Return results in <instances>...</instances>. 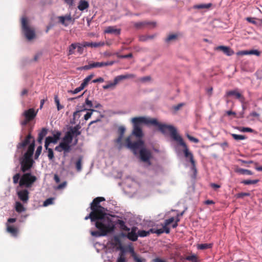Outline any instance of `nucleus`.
Instances as JSON below:
<instances>
[{
    "label": "nucleus",
    "mask_w": 262,
    "mask_h": 262,
    "mask_svg": "<svg viewBox=\"0 0 262 262\" xmlns=\"http://www.w3.org/2000/svg\"><path fill=\"white\" fill-rule=\"evenodd\" d=\"M94 76V74H92L84 78L82 83L81 84L82 86L85 88L88 85L89 82L93 78Z\"/></svg>",
    "instance_id": "37"
},
{
    "label": "nucleus",
    "mask_w": 262,
    "mask_h": 262,
    "mask_svg": "<svg viewBox=\"0 0 262 262\" xmlns=\"http://www.w3.org/2000/svg\"><path fill=\"white\" fill-rule=\"evenodd\" d=\"M37 180V178L30 172L25 173L20 179L19 185L20 187L30 188Z\"/></svg>",
    "instance_id": "6"
},
{
    "label": "nucleus",
    "mask_w": 262,
    "mask_h": 262,
    "mask_svg": "<svg viewBox=\"0 0 262 262\" xmlns=\"http://www.w3.org/2000/svg\"><path fill=\"white\" fill-rule=\"evenodd\" d=\"M186 259L192 262H196L198 260V257L196 255L192 254L186 256Z\"/></svg>",
    "instance_id": "43"
},
{
    "label": "nucleus",
    "mask_w": 262,
    "mask_h": 262,
    "mask_svg": "<svg viewBox=\"0 0 262 262\" xmlns=\"http://www.w3.org/2000/svg\"><path fill=\"white\" fill-rule=\"evenodd\" d=\"M132 134L139 138L142 137L143 134L141 126H133Z\"/></svg>",
    "instance_id": "25"
},
{
    "label": "nucleus",
    "mask_w": 262,
    "mask_h": 262,
    "mask_svg": "<svg viewBox=\"0 0 262 262\" xmlns=\"http://www.w3.org/2000/svg\"><path fill=\"white\" fill-rule=\"evenodd\" d=\"M81 126L79 124H77L74 127H70L64 135L66 140L69 139L72 141L74 137H77L81 134V131L79 130Z\"/></svg>",
    "instance_id": "10"
},
{
    "label": "nucleus",
    "mask_w": 262,
    "mask_h": 262,
    "mask_svg": "<svg viewBox=\"0 0 262 262\" xmlns=\"http://www.w3.org/2000/svg\"><path fill=\"white\" fill-rule=\"evenodd\" d=\"M61 133L59 132H57L56 134H54L53 138L56 142H57V140L59 139L60 137Z\"/></svg>",
    "instance_id": "62"
},
{
    "label": "nucleus",
    "mask_w": 262,
    "mask_h": 262,
    "mask_svg": "<svg viewBox=\"0 0 262 262\" xmlns=\"http://www.w3.org/2000/svg\"><path fill=\"white\" fill-rule=\"evenodd\" d=\"M54 100H55V102L57 105V110L58 111L61 110L63 106L62 105H61L60 104V102H59V100L58 98V96L57 95L55 96L54 97Z\"/></svg>",
    "instance_id": "46"
},
{
    "label": "nucleus",
    "mask_w": 262,
    "mask_h": 262,
    "mask_svg": "<svg viewBox=\"0 0 262 262\" xmlns=\"http://www.w3.org/2000/svg\"><path fill=\"white\" fill-rule=\"evenodd\" d=\"M115 63L114 61H110L107 62H94L91 63L92 68H100L104 66H112Z\"/></svg>",
    "instance_id": "20"
},
{
    "label": "nucleus",
    "mask_w": 262,
    "mask_h": 262,
    "mask_svg": "<svg viewBox=\"0 0 262 262\" xmlns=\"http://www.w3.org/2000/svg\"><path fill=\"white\" fill-rule=\"evenodd\" d=\"M46 149L48 150V157L49 159L51 160H53L54 156V152H53L52 149L49 148V147H48L47 148H46Z\"/></svg>",
    "instance_id": "47"
},
{
    "label": "nucleus",
    "mask_w": 262,
    "mask_h": 262,
    "mask_svg": "<svg viewBox=\"0 0 262 262\" xmlns=\"http://www.w3.org/2000/svg\"><path fill=\"white\" fill-rule=\"evenodd\" d=\"M41 151H42V146H41V145H40L37 147L36 151L35 152V159H37L38 158L39 156L40 155V154L41 152Z\"/></svg>",
    "instance_id": "54"
},
{
    "label": "nucleus",
    "mask_w": 262,
    "mask_h": 262,
    "mask_svg": "<svg viewBox=\"0 0 262 262\" xmlns=\"http://www.w3.org/2000/svg\"><path fill=\"white\" fill-rule=\"evenodd\" d=\"M116 55L118 57L120 58H132L133 57L132 53H129L127 55H120L118 53H116Z\"/></svg>",
    "instance_id": "55"
},
{
    "label": "nucleus",
    "mask_w": 262,
    "mask_h": 262,
    "mask_svg": "<svg viewBox=\"0 0 262 262\" xmlns=\"http://www.w3.org/2000/svg\"><path fill=\"white\" fill-rule=\"evenodd\" d=\"M174 221V217H170L167 220H166L165 221H164V224H165L166 226H168L169 225H170L171 223H172V222H173V221Z\"/></svg>",
    "instance_id": "61"
},
{
    "label": "nucleus",
    "mask_w": 262,
    "mask_h": 262,
    "mask_svg": "<svg viewBox=\"0 0 262 262\" xmlns=\"http://www.w3.org/2000/svg\"><path fill=\"white\" fill-rule=\"evenodd\" d=\"M104 45V43L103 42H92L91 47L92 48H97V47L103 46Z\"/></svg>",
    "instance_id": "57"
},
{
    "label": "nucleus",
    "mask_w": 262,
    "mask_h": 262,
    "mask_svg": "<svg viewBox=\"0 0 262 262\" xmlns=\"http://www.w3.org/2000/svg\"><path fill=\"white\" fill-rule=\"evenodd\" d=\"M104 33L107 34H113L118 35H120L121 33V29H117L116 26H108L105 29Z\"/></svg>",
    "instance_id": "21"
},
{
    "label": "nucleus",
    "mask_w": 262,
    "mask_h": 262,
    "mask_svg": "<svg viewBox=\"0 0 262 262\" xmlns=\"http://www.w3.org/2000/svg\"><path fill=\"white\" fill-rule=\"evenodd\" d=\"M104 200L105 199L103 197L96 198L91 203L90 208L92 211H94L95 212L99 214L101 216L106 217H107L105 213L106 209L99 204L101 202Z\"/></svg>",
    "instance_id": "4"
},
{
    "label": "nucleus",
    "mask_w": 262,
    "mask_h": 262,
    "mask_svg": "<svg viewBox=\"0 0 262 262\" xmlns=\"http://www.w3.org/2000/svg\"><path fill=\"white\" fill-rule=\"evenodd\" d=\"M131 122L133 126H141V124H144L157 126L159 130L163 134H165L167 131H168L170 133L171 137L184 148L183 152L185 157L189 159L192 166L193 167H195V163L193 154L189 150L182 138L178 134L176 129L173 126L160 123L155 118H150L142 116L134 117L132 119Z\"/></svg>",
    "instance_id": "1"
},
{
    "label": "nucleus",
    "mask_w": 262,
    "mask_h": 262,
    "mask_svg": "<svg viewBox=\"0 0 262 262\" xmlns=\"http://www.w3.org/2000/svg\"><path fill=\"white\" fill-rule=\"evenodd\" d=\"M211 244H201L198 246V248L200 250H205L212 247Z\"/></svg>",
    "instance_id": "41"
},
{
    "label": "nucleus",
    "mask_w": 262,
    "mask_h": 262,
    "mask_svg": "<svg viewBox=\"0 0 262 262\" xmlns=\"http://www.w3.org/2000/svg\"><path fill=\"white\" fill-rule=\"evenodd\" d=\"M133 258L135 262H145V259L139 257L137 255H133Z\"/></svg>",
    "instance_id": "60"
},
{
    "label": "nucleus",
    "mask_w": 262,
    "mask_h": 262,
    "mask_svg": "<svg viewBox=\"0 0 262 262\" xmlns=\"http://www.w3.org/2000/svg\"><path fill=\"white\" fill-rule=\"evenodd\" d=\"M184 212H185V211H183L182 212H181L180 213H179L177 214V217L175 219V222L172 225V227L173 228H175L178 226V223L179 222H180V219H179V216H183V215L184 213Z\"/></svg>",
    "instance_id": "42"
},
{
    "label": "nucleus",
    "mask_w": 262,
    "mask_h": 262,
    "mask_svg": "<svg viewBox=\"0 0 262 262\" xmlns=\"http://www.w3.org/2000/svg\"><path fill=\"white\" fill-rule=\"evenodd\" d=\"M248 55H255L259 56L260 55V52L257 50H251L248 51Z\"/></svg>",
    "instance_id": "53"
},
{
    "label": "nucleus",
    "mask_w": 262,
    "mask_h": 262,
    "mask_svg": "<svg viewBox=\"0 0 262 262\" xmlns=\"http://www.w3.org/2000/svg\"><path fill=\"white\" fill-rule=\"evenodd\" d=\"M123 136H119L118 138L115 140V142L118 144V148L119 149H121L124 146L123 143L122 142V140Z\"/></svg>",
    "instance_id": "40"
},
{
    "label": "nucleus",
    "mask_w": 262,
    "mask_h": 262,
    "mask_svg": "<svg viewBox=\"0 0 262 262\" xmlns=\"http://www.w3.org/2000/svg\"><path fill=\"white\" fill-rule=\"evenodd\" d=\"M228 96H234L235 98L238 99L242 103H244L245 99V97L236 90L230 91L227 92Z\"/></svg>",
    "instance_id": "18"
},
{
    "label": "nucleus",
    "mask_w": 262,
    "mask_h": 262,
    "mask_svg": "<svg viewBox=\"0 0 262 262\" xmlns=\"http://www.w3.org/2000/svg\"><path fill=\"white\" fill-rule=\"evenodd\" d=\"M235 171L236 173H239L241 174H247V175H252L253 174V172L248 169H245L241 168H237L235 169Z\"/></svg>",
    "instance_id": "30"
},
{
    "label": "nucleus",
    "mask_w": 262,
    "mask_h": 262,
    "mask_svg": "<svg viewBox=\"0 0 262 262\" xmlns=\"http://www.w3.org/2000/svg\"><path fill=\"white\" fill-rule=\"evenodd\" d=\"M51 143H56L55 142V141L54 140V138L52 137H51V136H49V137H47L46 139V140H45V148H47V147H49V145Z\"/></svg>",
    "instance_id": "38"
},
{
    "label": "nucleus",
    "mask_w": 262,
    "mask_h": 262,
    "mask_svg": "<svg viewBox=\"0 0 262 262\" xmlns=\"http://www.w3.org/2000/svg\"><path fill=\"white\" fill-rule=\"evenodd\" d=\"M117 223L120 226L122 230L126 231H129L130 230V229L126 226L125 222L123 220H118Z\"/></svg>",
    "instance_id": "33"
},
{
    "label": "nucleus",
    "mask_w": 262,
    "mask_h": 262,
    "mask_svg": "<svg viewBox=\"0 0 262 262\" xmlns=\"http://www.w3.org/2000/svg\"><path fill=\"white\" fill-rule=\"evenodd\" d=\"M241 132H250V133H253L254 132L253 129H252L251 128L249 127H243L241 129Z\"/></svg>",
    "instance_id": "64"
},
{
    "label": "nucleus",
    "mask_w": 262,
    "mask_h": 262,
    "mask_svg": "<svg viewBox=\"0 0 262 262\" xmlns=\"http://www.w3.org/2000/svg\"><path fill=\"white\" fill-rule=\"evenodd\" d=\"M53 201H54V198H49V199H47L43 202V206H49L50 205L53 204Z\"/></svg>",
    "instance_id": "51"
},
{
    "label": "nucleus",
    "mask_w": 262,
    "mask_h": 262,
    "mask_svg": "<svg viewBox=\"0 0 262 262\" xmlns=\"http://www.w3.org/2000/svg\"><path fill=\"white\" fill-rule=\"evenodd\" d=\"M7 231L10 233L13 236L16 237L18 233V229L17 228L10 225L8 224H6Z\"/></svg>",
    "instance_id": "23"
},
{
    "label": "nucleus",
    "mask_w": 262,
    "mask_h": 262,
    "mask_svg": "<svg viewBox=\"0 0 262 262\" xmlns=\"http://www.w3.org/2000/svg\"><path fill=\"white\" fill-rule=\"evenodd\" d=\"M95 226L98 231L91 232V234L94 236H105L115 229V225L109 217H106L103 221H97L95 223Z\"/></svg>",
    "instance_id": "3"
},
{
    "label": "nucleus",
    "mask_w": 262,
    "mask_h": 262,
    "mask_svg": "<svg viewBox=\"0 0 262 262\" xmlns=\"http://www.w3.org/2000/svg\"><path fill=\"white\" fill-rule=\"evenodd\" d=\"M147 25H151L152 27H155L156 25V23L146 21L137 22L134 24V27L137 29H142Z\"/></svg>",
    "instance_id": "22"
},
{
    "label": "nucleus",
    "mask_w": 262,
    "mask_h": 262,
    "mask_svg": "<svg viewBox=\"0 0 262 262\" xmlns=\"http://www.w3.org/2000/svg\"><path fill=\"white\" fill-rule=\"evenodd\" d=\"M134 77L135 76L133 74H126L117 76L114 78L113 82H110L107 84L103 85V88L106 90L114 88L122 80Z\"/></svg>",
    "instance_id": "9"
},
{
    "label": "nucleus",
    "mask_w": 262,
    "mask_h": 262,
    "mask_svg": "<svg viewBox=\"0 0 262 262\" xmlns=\"http://www.w3.org/2000/svg\"><path fill=\"white\" fill-rule=\"evenodd\" d=\"M15 210L17 212L20 213L25 211L26 209L20 202H16L15 203Z\"/></svg>",
    "instance_id": "35"
},
{
    "label": "nucleus",
    "mask_w": 262,
    "mask_h": 262,
    "mask_svg": "<svg viewBox=\"0 0 262 262\" xmlns=\"http://www.w3.org/2000/svg\"><path fill=\"white\" fill-rule=\"evenodd\" d=\"M72 142L69 139L66 140V137L64 136L62 141L58 146L55 147V150L58 152L63 151L64 154L69 153L71 150V145L70 144Z\"/></svg>",
    "instance_id": "8"
},
{
    "label": "nucleus",
    "mask_w": 262,
    "mask_h": 262,
    "mask_svg": "<svg viewBox=\"0 0 262 262\" xmlns=\"http://www.w3.org/2000/svg\"><path fill=\"white\" fill-rule=\"evenodd\" d=\"M163 226V231H164V232H165L166 233L168 234L170 232V229L168 227V226H166L165 224L163 223L162 225Z\"/></svg>",
    "instance_id": "63"
},
{
    "label": "nucleus",
    "mask_w": 262,
    "mask_h": 262,
    "mask_svg": "<svg viewBox=\"0 0 262 262\" xmlns=\"http://www.w3.org/2000/svg\"><path fill=\"white\" fill-rule=\"evenodd\" d=\"M214 50L223 52L227 56H231L234 54V51L229 47L220 46L215 47Z\"/></svg>",
    "instance_id": "16"
},
{
    "label": "nucleus",
    "mask_w": 262,
    "mask_h": 262,
    "mask_svg": "<svg viewBox=\"0 0 262 262\" xmlns=\"http://www.w3.org/2000/svg\"><path fill=\"white\" fill-rule=\"evenodd\" d=\"M93 107V104L92 101L90 100L88 98L85 99L84 103L82 105H77V110L73 113V118L71 121L72 124L76 123V118H79L80 116V113L83 111L92 110L91 108Z\"/></svg>",
    "instance_id": "5"
},
{
    "label": "nucleus",
    "mask_w": 262,
    "mask_h": 262,
    "mask_svg": "<svg viewBox=\"0 0 262 262\" xmlns=\"http://www.w3.org/2000/svg\"><path fill=\"white\" fill-rule=\"evenodd\" d=\"M35 147V141L33 140V142L29 146L26 152L24 154L23 157L29 159H32Z\"/></svg>",
    "instance_id": "19"
},
{
    "label": "nucleus",
    "mask_w": 262,
    "mask_h": 262,
    "mask_svg": "<svg viewBox=\"0 0 262 262\" xmlns=\"http://www.w3.org/2000/svg\"><path fill=\"white\" fill-rule=\"evenodd\" d=\"M77 43H73L71 45L69 46L68 50V55H71L75 54V50L77 49Z\"/></svg>",
    "instance_id": "31"
},
{
    "label": "nucleus",
    "mask_w": 262,
    "mask_h": 262,
    "mask_svg": "<svg viewBox=\"0 0 262 262\" xmlns=\"http://www.w3.org/2000/svg\"><path fill=\"white\" fill-rule=\"evenodd\" d=\"M178 35L177 34H169L165 39L166 42H170L172 41H175L178 39Z\"/></svg>",
    "instance_id": "34"
},
{
    "label": "nucleus",
    "mask_w": 262,
    "mask_h": 262,
    "mask_svg": "<svg viewBox=\"0 0 262 262\" xmlns=\"http://www.w3.org/2000/svg\"><path fill=\"white\" fill-rule=\"evenodd\" d=\"M156 37V35H141L139 37V40L141 41H146L149 39H152Z\"/></svg>",
    "instance_id": "36"
},
{
    "label": "nucleus",
    "mask_w": 262,
    "mask_h": 262,
    "mask_svg": "<svg viewBox=\"0 0 262 262\" xmlns=\"http://www.w3.org/2000/svg\"><path fill=\"white\" fill-rule=\"evenodd\" d=\"M33 138L31 134L29 133L26 137V139L21 143H19L17 145L18 148H24L26 147L30 142V140Z\"/></svg>",
    "instance_id": "28"
},
{
    "label": "nucleus",
    "mask_w": 262,
    "mask_h": 262,
    "mask_svg": "<svg viewBox=\"0 0 262 262\" xmlns=\"http://www.w3.org/2000/svg\"><path fill=\"white\" fill-rule=\"evenodd\" d=\"M76 43H77V52L80 54H82L83 52V46L80 43L76 42Z\"/></svg>",
    "instance_id": "52"
},
{
    "label": "nucleus",
    "mask_w": 262,
    "mask_h": 262,
    "mask_svg": "<svg viewBox=\"0 0 262 262\" xmlns=\"http://www.w3.org/2000/svg\"><path fill=\"white\" fill-rule=\"evenodd\" d=\"M149 234V232L145 230H139L138 232V236L140 237H145Z\"/></svg>",
    "instance_id": "49"
},
{
    "label": "nucleus",
    "mask_w": 262,
    "mask_h": 262,
    "mask_svg": "<svg viewBox=\"0 0 262 262\" xmlns=\"http://www.w3.org/2000/svg\"><path fill=\"white\" fill-rule=\"evenodd\" d=\"M89 7V3L85 0H81L78 6V9L80 11H83Z\"/></svg>",
    "instance_id": "29"
},
{
    "label": "nucleus",
    "mask_w": 262,
    "mask_h": 262,
    "mask_svg": "<svg viewBox=\"0 0 262 262\" xmlns=\"http://www.w3.org/2000/svg\"><path fill=\"white\" fill-rule=\"evenodd\" d=\"M136 227H133L132 228L131 231L128 232L127 234L125 233H122V236L123 237H127L129 240L135 242L138 239V235L136 233Z\"/></svg>",
    "instance_id": "14"
},
{
    "label": "nucleus",
    "mask_w": 262,
    "mask_h": 262,
    "mask_svg": "<svg viewBox=\"0 0 262 262\" xmlns=\"http://www.w3.org/2000/svg\"><path fill=\"white\" fill-rule=\"evenodd\" d=\"M258 182V180H246L242 181V183L245 185L255 184Z\"/></svg>",
    "instance_id": "44"
},
{
    "label": "nucleus",
    "mask_w": 262,
    "mask_h": 262,
    "mask_svg": "<svg viewBox=\"0 0 262 262\" xmlns=\"http://www.w3.org/2000/svg\"><path fill=\"white\" fill-rule=\"evenodd\" d=\"M58 19L59 21L64 25V26H68V23L66 22V21H71L72 17L70 14L66 15L65 16H60L58 17Z\"/></svg>",
    "instance_id": "24"
},
{
    "label": "nucleus",
    "mask_w": 262,
    "mask_h": 262,
    "mask_svg": "<svg viewBox=\"0 0 262 262\" xmlns=\"http://www.w3.org/2000/svg\"><path fill=\"white\" fill-rule=\"evenodd\" d=\"M17 195L19 199L24 203H27L29 199V192L27 190L24 189L17 192Z\"/></svg>",
    "instance_id": "17"
},
{
    "label": "nucleus",
    "mask_w": 262,
    "mask_h": 262,
    "mask_svg": "<svg viewBox=\"0 0 262 262\" xmlns=\"http://www.w3.org/2000/svg\"><path fill=\"white\" fill-rule=\"evenodd\" d=\"M127 148L130 149L136 155L138 150H139V156L141 160L144 162L148 163L149 164L150 159L151 158L152 154L149 149L145 147L144 142L143 140L139 139L132 142L130 137H128L125 140V145Z\"/></svg>",
    "instance_id": "2"
},
{
    "label": "nucleus",
    "mask_w": 262,
    "mask_h": 262,
    "mask_svg": "<svg viewBox=\"0 0 262 262\" xmlns=\"http://www.w3.org/2000/svg\"><path fill=\"white\" fill-rule=\"evenodd\" d=\"M20 179V174L17 173L13 177V182L14 184H17Z\"/></svg>",
    "instance_id": "58"
},
{
    "label": "nucleus",
    "mask_w": 262,
    "mask_h": 262,
    "mask_svg": "<svg viewBox=\"0 0 262 262\" xmlns=\"http://www.w3.org/2000/svg\"><path fill=\"white\" fill-rule=\"evenodd\" d=\"M76 168L78 171H80L82 169V160L79 158L76 162Z\"/></svg>",
    "instance_id": "45"
},
{
    "label": "nucleus",
    "mask_w": 262,
    "mask_h": 262,
    "mask_svg": "<svg viewBox=\"0 0 262 262\" xmlns=\"http://www.w3.org/2000/svg\"><path fill=\"white\" fill-rule=\"evenodd\" d=\"M84 88V87L82 86V85L81 84L79 87L77 88L74 91H71L70 92L73 94H77L78 93L82 91Z\"/></svg>",
    "instance_id": "56"
},
{
    "label": "nucleus",
    "mask_w": 262,
    "mask_h": 262,
    "mask_svg": "<svg viewBox=\"0 0 262 262\" xmlns=\"http://www.w3.org/2000/svg\"><path fill=\"white\" fill-rule=\"evenodd\" d=\"M120 252L116 262H126L125 258V250L123 247H120Z\"/></svg>",
    "instance_id": "26"
},
{
    "label": "nucleus",
    "mask_w": 262,
    "mask_h": 262,
    "mask_svg": "<svg viewBox=\"0 0 262 262\" xmlns=\"http://www.w3.org/2000/svg\"><path fill=\"white\" fill-rule=\"evenodd\" d=\"M106 217H103V216H101L99 214L95 212V211H92L90 212V213L85 217V220H87L88 219H90L92 222H95V223L97 221H103V219H105Z\"/></svg>",
    "instance_id": "13"
},
{
    "label": "nucleus",
    "mask_w": 262,
    "mask_h": 262,
    "mask_svg": "<svg viewBox=\"0 0 262 262\" xmlns=\"http://www.w3.org/2000/svg\"><path fill=\"white\" fill-rule=\"evenodd\" d=\"M114 241L115 242V244L116 245H120V247H122L121 246V240L120 239V238L117 236H114Z\"/></svg>",
    "instance_id": "59"
},
{
    "label": "nucleus",
    "mask_w": 262,
    "mask_h": 262,
    "mask_svg": "<svg viewBox=\"0 0 262 262\" xmlns=\"http://www.w3.org/2000/svg\"><path fill=\"white\" fill-rule=\"evenodd\" d=\"M212 6L211 3H208L206 4H199V5H195L193 6L194 9H209Z\"/></svg>",
    "instance_id": "32"
},
{
    "label": "nucleus",
    "mask_w": 262,
    "mask_h": 262,
    "mask_svg": "<svg viewBox=\"0 0 262 262\" xmlns=\"http://www.w3.org/2000/svg\"><path fill=\"white\" fill-rule=\"evenodd\" d=\"M47 131L46 128H42L41 130L38 133V137L43 138L47 134Z\"/></svg>",
    "instance_id": "50"
},
{
    "label": "nucleus",
    "mask_w": 262,
    "mask_h": 262,
    "mask_svg": "<svg viewBox=\"0 0 262 262\" xmlns=\"http://www.w3.org/2000/svg\"><path fill=\"white\" fill-rule=\"evenodd\" d=\"M37 115V112H35L34 108H29L28 110L25 111L23 115L25 118L27 119L30 121L34 119Z\"/></svg>",
    "instance_id": "15"
},
{
    "label": "nucleus",
    "mask_w": 262,
    "mask_h": 262,
    "mask_svg": "<svg viewBox=\"0 0 262 262\" xmlns=\"http://www.w3.org/2000/svg\"><path fill=\"white\" fill-rule=\"evenodd\" d=\"M90 112H88L84 116V119L85 120H88L89 119H90L93 114V113L94 112H96L97 113H98L99 114V116H98V118L97 119H96V120H93V121H92L90 123H89V125H91V124H93L94 123H95L96 122H99L101 121V119L103 117V115L100 114V113L98 112L97 111L95 110H89Z\"/></svg>",
    "instance_id": "12"
},
{
    "label": "nucleus",
    "mask_w": 262,
    "mask_h": 262,
    "mask_svg": "<svg viewBox=\"0 0 262 262\" xmlns=\"http://www.w3.org/2000/svg\"><path fill=\"white\" fill-rule=\"evenodd\" d=\"M250 195V193L249 192H241L237 193L235 195V197L237 199L243 198L244 196H248Z\"/></svg>",
    "instance_id": "48"
},
{
    "label": "nucleus",
    "mask_w": 262,
    "mask_h": 262,
    "mask_svg": "<svg viewBox=\"0 0 262 262\" xmlns=\"http://www.w3.org/2000/svg\"><path fill=\"white\" fill-rule=\"evenodd\" d=\"M34 161L32 159L22 157L20 159V169L23 172L30 170L33 166Z\"/></svg>",
    "instance_id": "11"
},
{
    "label": "nucleus",
    "mask_w": 262,
    "mask_h": 262,
    "mask_svg": "<svg viewBox=\"0 0 262 262\" xmlns=\"http://www.w3.org/2000/svg\"><path fill=\"white\" fill-rule=\"evenodd\" d=\"M21 27L23 32L28 40H31L35 37L34 30L29 26L28 19L25 17L21 18Z\"/></svg>",
    "instance_id": "7"
},
{
    "label": "nucleus",
    "mask_w": 262,
    "mask_h": 262,
    "mask_svg": "<svg viewBox=\"0 0 262 262\" xmlns=\"http://www.w3.org/2000/svg\"><path fill=\"white\" fill-rule=\"evenodd\" d=\"M33 138L31 134L29 133L26 137V139L21 143H19L17 145L18 148H24L26 147L30 142V140Z\"/></svg>",
    "instance_id": "27"
},
{
    "label": "nucleus",
    "mask_w": 262,
    "mask_h": 262,
    "mask_svg": "<svg viewBox=\"0 0 262 262\" xmlns=\"http://www.w3.org/2000/svg\"><path fill=\"white\" fill-rule=\"evenodd\" d=\"M231 136L236 141L245 140L247 138V137L245 135H237L235 134H232Z\"/></svg>",
    "instance_id": "39"
}]
</instances>
